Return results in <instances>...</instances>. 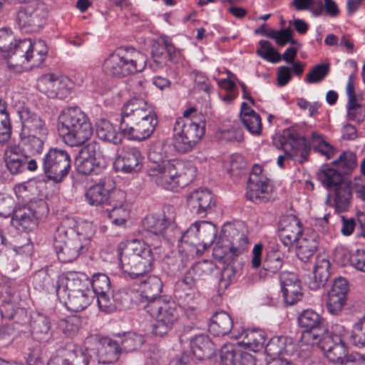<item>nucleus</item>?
<instances>
[{"instance_id": "obj_51", "label": "nucleus", "mask_w": 365, "mask_h": 365, "mask_svg": "<svg viewBox=\"0 0 365 365\" xmlns=\"http://www.w3.org/2000/svg\"><path fill=\"white\" fill-rule=\"evenodd\" d=\"M262 265L267 275L275 274L282 268L283 258L279 253H270L264 260Z\"/></svg>"}, {"instance_id": "obj_40", "label": "nucleus", "mask_w": 365, "mask_h": 365, "mask_svg": "<svg viewBox=\"0 0 365 365\" xmlns=\"http://www.w3.org/2000/svg\"><path fill=\"white\" fill-rule=\"evenodd\" d=\"M141 296L145 299L147 304L153 301L163 300L159 297L163 289L161 279L155 276H149L145 280L141 282Z\"/></svg>"}, {"instance_id": "obj_63", "label": "nucleus", "mask_w": 365, "mask_h": 365, "mask_svg": "<svg viewBox=\"0 0 365 365\" xmlns=\"http://www.w3.org/2000/svg\"><path fill=\"white\" fill-rule=\"evenodd\" d=\"M15 201L8 195L0 193V217H9L14 212Z\"/></svg>"}, {"instance_id": "obj_30", "label": "nucleus", "mask_w": 365, "mask_h": 365, "mask_svg": "<svg viewBox=\"0 0 365 365\" xmlns=\"http://www.w3.org/2000/svg\"><path fill=\"white\" fill-rule=\"evenodd\" d=\"M197 285L191 284L187 279V275L176 282L174 289V297L184 308L195 310L196 309L195 289Z\"/></svg>"}, {"instance_id": "obj_24", "label": "nucleus", "mask_w": 365, "mask_h": 365, "mask_svg": "<svg viewBox=\"0 0 365 365\" xmlns=\"http://www.w3.org/2000/svg\"><path fill=\"white\" fill-rule=\"evenodd\" d=\"M158 120L157 115L153 110L149 115L142 120H138L128 129L122 132L125 136L130 140L142 141L148 139L155 131L158 125Z\"/></svg>"}, {"instance_id": "obj_13", "label": "nucleus", "mask_w": 365, "mask_h": 365, "mask_svg": "<svg viewBox=\"0 0 365 365\" xmlns=\"http://www.w3.org/2000/svg\"><path fill=\"white\" fill-rule=\"evenodd\" d=\"M48 212L49 209L45 200L31 202L14 210L11 222L19 230L28 232L36 227L38 221L45 218Z\"/></svg>"}, {"instance_id": "obj_44", "label": "nucleus", "mask_w": 365, "mask_h": 365, "mask_svg": "<svg viewBox=\"0 0 365 365\" xmlns=\"http://www.w3.org/2000/svg\"><path fill=\"white\" fill-rule=\"evenodd\" d=\"M116 340L120 345V352L133 351L140 348L144 343L143 336L135 333H128L123 336H118Z\"/></svg>"}, {"instance_id": "obj_59", "label": "nucleus", "mask_w": 365, "mask_h": 365, "mask_svg": "<svg viewBox=\"0 0 365 365\" xmlns=\"http://www.w3.org/2000/svg\"><path fill=\"white\" fill-rule=\"evenodd\" d=\"M96 295L98 307L101 311L110 313L117 309V304L115 303L113 294L110 296V292Z\"/></svg>"}, {"instance_id": "obj_57", "label": "nucleus", "mask_w": 365, "mask_h": 365, "mask_svg": "<svg viewBox=\"0 0 365 365\" xmlns=\"http://www.w3.org/2000/svg\"><path fill=\"white\" fill-rule=\"evenodd\" d=\"M241 121L247 130L253 135H260L262 131L261 118L259 114L244 115Z\"/></svg>"}, {"instance_id": "obj_58", "label": "nucleus", "mask_w": 365, "mask_h": 365, "mask_svg": "<svg viewBox=\"0 0 365 365\" xmlns=\"http://www.w3.org/2000/svg\"><path fill=\"white\" fill-rule=\"evenodd\" d=\"M12 32L6 28L0 29V56L3 58V53L11 52L13 44L15 43Z\"/></svg>"}, {"instance_id": "obj_3", "label": "nucleus", "mask_w": 365, "mask_h": 365, "mask_svg": "<svg viewBox=\"0 0 365 365\" xmlns=\"http://www.w3.org/2000/svg\"><path fill=\"white\" fill-rule=\"evenodd\" d=\"M148 173L159 186L173 190L192 182L195 178L196 168L190 163L171 159L162 165H150Z\"/></svg>"}, {"instance_id": "obj_32", "label": "nucleus", "mask_w": 365, "mask_h": 365, "mask_svg": "<svg viewBox=\"0 0 365 365\" xmlns=\"http://www.w3.org/2000/svg\"><path fill=\"white\" fill-rule=\"evenodd\" d=\"M302 232L301 223L295 217H286L280 220L279 237L285 247H289L294 242H299Z\"/></svg>"}, {"instance_id": "obj_31", "label": "nucleus", "mask_w": 365, "mask_h": 365, "mask_svg": "<svg viewBox=\"0 0 365 365\" xmlns=\"http://www.w3.org/2000/svg\"><path fill=\"white\" fill-rule=\"evenodd\" d=\"M31 46V41L30 39L15 41L11 52H6V54L3 53V58L6 60L10 66H24L30 56Z\"/></svg>"}, {"instance_id": "obj_19", "label": "nucleus", "mask_w": 365, "mask_h": 365, "mask_svg": "<svg viewBox=\"0 0 365 365\" xmlns=\"http://www.w3.org/2000/svg\"><path fill=\"white\" fill-rule=\"evenodd\" d=\"M71 85L67 77L46 73L38 78L36 87L48 98H64L69 93Z\"/></svg>"}, {"instance_id": "obj_53", "label": "nucleus", "mask_w": 365, "mask_h": 365, "mask_svg": "<svg viewBox=\"0 0 365 365\" xmlns=\"http://www.w3.org/2000/svg\"><path fill=\"white\" fill-rule=\"evenodd\" d=\"M80 319L73 316L61 319L58 323V329L67 336L72 337L78 331Z\"/></svg>"}, {"instance_id": "obj_5", "label": "nucleus", "mask_w": 365, "mask_h": 365, "mask_svg": "<svg viewBox=\"0 0 365 365\" xmlns=\"http://www.w3.org/2000/svg\"><path fill=\"white\" fill-rule=\"evenodd\" d=\"M145 56L133 48H119L103 61V71L115 78H122L143 71L146 66Z\"/></svg>"}, {"instance_id": "obj_18", "label": "nucleus", "mask_w": 365, "mask_h": 365, "mask_svg": "<svg viewBox=\"0 0 365 365\" xmlns=\"http://www.w3.org/2000/svg\"><path fill=\"white\" fill-rule=\"evenodd\" d=\"M152 108L143 98L135 97L128 100L121 108L119 130L122 133L138 120L148 116Z\"/></svg>"}, {"instance_id": "obj_48", "label": "nucleus", "mask_w": 365, "mask_h": 365, "mask_svg": "<svg viewBox=\"0 0 365 365\" xmlns=\"http://www.w3.org/2000/svg\"><path fill=\"white\" fill-rule=\"evenodd\" d=\"M91 286L93 290V297L96 294L109 292L110 281L109 277L103 273H96L93 275Z\"/></svg>"}, {"instance_id": "obj_23", "label": "nucleus", "mask_w": 365, "mask_h": 365, "mask_svg": "<svg viewBox=\"0 0 365 365\" xmlns=\"http://www.w3.org/2000/svg\"><path fill=\"white\" fill-rule=\"evenodd\" d=\"M187 205L192 213L203 217L213 210L215 200L210 191L207 189H198L192 192L187 197Z\"/></svg>"}, {"instance_id": "obj_20", "label": "nucleus", "mask_w": 365, "mask_h": 365, "mask_svg": "<svg viewBox=\"0 0 365 365\" xmlns=\"http://www.w3.org/2000/svg\"><path fill=\"white\" fill-rule=\"evenodd\" d=\"M317 342L325 352L328 360L333 364L339 365L350 354L347 346L337 334L327 332Z\"/></svg>"}, {"instance_id": "obj_54", "label": "nucleus", "mask_w": 365, "mask_h": 365, "mask_svg": "<svg viewBox=\"0 0 365 365\" xmlns=\"http://www.w3.org/2000/svg\"><path fill=\"white\" fill-rule=\"evenodd\" d=\"M164 39L154 41L152 44L151 55L156 67H162L166 63L167 56L165 54V46Z\"/></svg>"}, {"instance_id": "obj_12", "label": "nucleus", "mask_w": 365, "mask_h": 365, "mask_svg": "<svg viewBox=\"0 0 365 365\" xmlns=\"http://www.w3.org/2000/svg\"><path fill=\"white\" fill-rule=\"evenodd\" d=\"M71 156L63 149L51 148L43 158V170L48 180L61 182L71 170Z\"/></svg>"}, {"instance_id": "obj_45", "label": "nucleus", "mask_w": 365, "mask_h": 365, "mask_svg": "<svg viewBox=\"0 0 365 365\" xmlns=\"http://www.w3.org/2000/svg\"><path fill=\"white\" fill-rule=\"evenodd\" d=\"M76 163L78 173L83 175H98L104 168V165L94 158L83 159L78 157Z\"/></svg>"}, {"instance_id": "obj_16", "label": "nucleus", "mask_w": 365, "mask_h": 365, "mask_svg": "<svg viewBox=\"0 0 365 365\" xmlns=\"http://www.w3.org/2000/svg\"><path fill=\"white\" fill-rule=\"evenodd\" d=\"M45 6L36 0L21 6L17 13V23L26 32H35L45 24Z\"/></svg>"}, {"instance_id": "obj_14", "label": "nucleus", "mask_w": 365, "mask_h": 365, "mask_svg": "<svg viewBox=\"0 0 365 365\" xmlns=\"http://www.w3.org/2000/svg\"><path fill=\"white\" fill-rule=\"evenodd\" d=\"M279 142L284 155H279L277 158V165L284 168L286 158H293L302 164L308 158L310 148L304 137L301 136L294 130H287L279 138Z\"/></svg>"}, {"instance_id": "obj_55", "label": "nucleus", "mask_w": 365, "mask_h": 365, "mask_svg": "<svg viewBox=\"0 0 365 365\" xmlns=\"http://www.w3.org/2000/svg\"><path fill=\"white\" fill-rule=\"evenodd\" d=\"M329 64L321 63L315 66L306 76V82L316 83L322 81L329 73Z\"/></svg>"}, {"instance_id": "obj_47", "label": "nucleus", "mask_w": 365, "mask_h": 365, "mask_svg": "<svg viewBox=\"0 0 365 365\" xmlns=\"http://www.w3.org/2000/svg\"><path fill=\"white\" fill-rule=\"evenodd\" d=\"M168 146L162 142L155 143L150 150L148 159L150 165H162L165 162H170L167 155Z\"/></svg>"}, {"instance_id": "obj_61", "label": "nucleus", "mask_w": 365, "mask_h": 365, "mask_svg": "<svg viewBox=\"0 0 365 365\" xmlns=\"http://www.w3.org/2000/svg\"><path fill=\"white\" fill-rule=\"evenodd\" d=\"M282 291L284 302L289 305L294 304L302 298L303 294L300 284L284 288Z\"/></svg>"}, {"instance_id": "obj_34", "label": "nucleus", "mask_w": 365, "mask_h": 365, "mask_svg": "<svg viewBox=\"0 0 365 365\" xmlns=\"http://www.w3.org/2000/svg\"><path fill=\"white\" fill-rule=\"evenodd\" d=\"M270 186L267 179L257 180L256 177L248 178L246 197L255 203L267 202L270 197Z\"/></svg>"}, {"instance_id": "obj_17", "label": "nucleus", "mask_w": 365, "mask_h": 365, "mask_svg": "<svg viewBox=\"0 0 365 365\" xmlns=\"http://www.w3.org/2000/svg\"><path fill=\"white\" fill-rule=\"evenodd\" d=\"M4 162L11 175L22 173L26 169L34 171L38 167L36 160L29 156L19 145H11L5 149Z\"/></svg>"}, {"instance_id": "obj_6", "label": "nucleus", "mask_w": 365, "mask_h": 365, "mask_svg": "<svg viewBox=\"0 0 365 365\" xmlns=\"http://www.w3.org/2000/svg\"><path fill=\"white\" fill-rule=\"evenodd\" d=\"M120 266L131 278H137L152 269V250L145 242L133 240L119 252Z\"/></svg>"}, {"instance_id": "obj_52", "label": "nucleus", "mask_w": 365, "mask_h": 365, "mask_svg": "<svg viewBox=\"0 0 365 365\" xmlns=\"http://www.w3.org/2000/svg\"><path fill=\"white\" fill-rule=\"evenodd\" d=\"M292 4L297 11L308 10L314 16H319L323 14V2L322 0L319 1L317 6H314V0H293Z\"/></svg>"}, {"instance_id": "obj_41", "label": "nucleus", "mask_w": 365, "mask_h": 365, "mask_svg": "<svg viewBox=\"0 0 365 365\" xmlns=\"http://www.w3.org/2000/svg\"><path fill=\"white\" fill-rule=\"evenodd\" d=\"M96 135L101 140L114 145L120 144L125 136L120 130L118 132L113 124L106 119H101L97 122Z\"/></svg>"}, {"instance_id": "obj_7", "label": "nucleus", "mask_w": 365, "mask_h": 365, "mask_svg": "<svg viewBox=\"0 0 365 365\" xmlns=\"http://www.w3.org/2000/svg\"><path fill=\"white\" fill-rule=\"evenodd\" d=\"M69 220H64L57 228L54 237V248L59 261L71 262L88 250L90 239L76 232L73 228H67Z\"/></svg>"}, {"instance_id": "obj_22", "label": "nucleus", "mask_w": 365, "mask_h": 365, "mask_svg": "<svg viewBox=\"0 0 365 365\" xmlns=\"http://www.w3.org/2000/svg\"><path fill=\"white\" fill-rule=\"evenodd\" d=\"M113 225H124L129 217V205L126 194L123 190H116L111 195L108 205L103 210Z\"/></svg>"}, {"instance_id": "obj_49", "label": "nucleus", "mask_w": 365, "mask_h": 365, "mask_svg": "<svg viewBox=\"0 0 365 365\" xmlns=\"http://www.w3.org/2000/svg\"><path fill=\"white\" fill-rule=\"evenodd\" d=\"M259 44L260 48L257 50L258 56L272 63H277L280 61L282 58L280 54L274 50L268 41L261 40Z\"/></svg>"}, {"instance_id": "obj_28", "label": "nucleus", "mask_w": 365, "mask_h": 365, "mask_svg": "<svg viewBox=\"0 0 365 365\" xmlns=\"http://www.w3.org/2000/svg\"><path fill=\"white\" fill-rule=\"evenodd\" d=\"M186 334L180 336V343L188 340ZM190 346L192 354L199 360L210 359L215 354V345L205 335L199 334L190 339Z\"/></svg>"}, {"instance_id": "obj_25", "label": "nucleus", "mask_w": 365, "mask_h": 365, "mask_svg": "<svg viewBox=\"0 0 365 365\" xmlns=\"http://www.w3.org/2000/svg\"><path fill=\"white\" fill-rule=\"evenodd\" d=\"M298 324L317 341L328 332L323 318L312 309L304 310L298 316Z\"/></svg>"}, {"instance_id": "obj_29", "label": "nucleus", "mask_w": 365, "mask_h": 365, "mask_svg": "<svg viewBox=\"0 0 365 365\" xmlns=\"http://www.w3.org/2000/svg\"><path fill=\"white\" fill-rule=\"evenodd\" d=\"M232 337L239 339V344L243 345L246 349L257 352L263 349L266 341L265 332L259 329H242L237 334L232 332Z\"/></svg>"}, {"instance_id": "obj_33", "label": "nucleus", "mask_w": 365, "mask_h": 365, "mask_svg": "<svg viewBox=\"0 0 365 365\" xmlns=\"http://www.w3.org/2000/svg\"><path fill=\"white\" fill-rule=\"evenodd\" d=\"M220 360L223 365H253L254 357L242 352L232 344H225L220 350Z\"/></svg>"}, {"instance_id": "obj_37", "label": "nucleus", "mask_w": 365, "mask_h": 365, "mask_svg": "<svg viewBox=\"0 0 365 365\" xmlns=\"http://www.w3.org/2000/svg\"><path fill=\"white\" fill-rule=\"evenodd\" d=\"M209 331L213 335L217 336H224L232 332L237 334L235 329H233V321L231 317L224 311L216 312L210 319L209 324Z\"/></svg>"}, {"instance_id": "obj_26", "label": "nucleus", "mask_w": 365, "mask_h": 365, "mask_svg": "<svg viewBox=\"0 0 365 365\" xmlns=\"http://www.w3.org/2000/svg\"><path fill=\"white\" fill-rule=\"evenodd\" d=\"M17 113L21 122L22 131L25 134H38L41 136L47 135L48 130L45 123L28 107L19 106Z\"/></svg>"}, {"instance_id": "obj_64", "label": "nucleus", "mask_w": 365, "mask_h": 365, "mask_svg": "<svg viewBox=\"0 0 365 365\" xmlns=\"http://www.w3.org/2000/svg\"><path fill=\"white\" fill-rule=\"evenodd\" d=\"M351 338L353 343L356 346H365V320H359V322L354 325Z\"/></svg>"}, {"instance_id": "obj_38", "label": "nucleus", "mask_w": 365, "mask_h": 365, "mask_svg": "<svg viewBox=\"0 0 365 365\" xmlns=\"http://www.w3.org/2000/svg\"><path fill=\"white\" fill-rule=\"evenodd\" d=\"M329 267L330 263L327 258L317 257L313 271V276L308 282L309 289L316 290L326 284L330 277Z\"/></svg>"}, {"instance_id": "obj_10", "label": "nucleus", "mask_w": 365, "mask_h": 365, "mask_svg": "<svg viewBox=\"0 0 365 365\" xmlns=\"http://www.w3.org/2000/svg\"><path fill=\"white\" fill-rule=\"evenodd\" d=\"M145 310L152 317L155 318L153 325V333L155 336L166 334L178 319L179 313L175 304L165 300H158L146 304Z\"/></svg>"}, {"instance_id": "obj_56", "label": "nucleus", "mask_w": 365, "mask_h": 365, "mask_svg": "<svg viewBox=\"0 0 365 365\" xmlns=\"http://www.w3.org/2000/svg\"><path fill=\"white\" fill-rule=\"evenodd\" d=\"M346 299L347 298L345 297H339V295L328 293L327 302L328 312L332 315H339L346 304Z\"/></svg>"}, {"instance_id": "obj_60", "label": "nucleus", "mask_w": 365, "mask_h": 365, "mask_svg": "<svg viewBox=\"0 0 365 365\" xmlns=\"http://www.w3.org/2000/svg\"><path fill=\"white\" fill-rule=\"evenodd\" d=\"M133 292L128 288H122L113 294L117 307L126 309L128 308L132 302V293Z\"/></svg>"}, {"instance_id": "obj_50", "label": "nucleus", "mask_w": 365, "mask_h": 365, "mask_svg": "<svg viewBox=\"0 0 365 365\" xmlns=\"http://www.w3.org/2000/svg\"><path fill=\"white\" fill-rule=\"evenodd\" d=\"M314 149L322 155L330 159L334 153V148L317 132H312L311 135Z\"/></svg>"}, {"instance_id": "obj_8", "label": "nucleus", "mask_w": 365, "mask_h": 365, "mask_svg": "<svg viewBox=\"0 0 365 365\" xmlns=\"http://www.w3.org/2000/svg\"><path fill=\"white\" fill-rule=\"evenodd\" d=\"M196 109L193 107L185 110L182 118H178L173 127V146L180 153H186L194 149L205 134V123H197L190 118Z\"/></svg>"}, {"instance_id": "obj_42", "label": "nucleus", "mask_w": 365, "mask_h": 365, "mask_svg": "<svg viewBox=\"0 0 365 365\" xmlns=\"http://www.w3.org/2000/svg\"><path fill=\"white\" fill-rule=\"evenodd\" d=\"M298 242L297 255L299 259L304 262L309 261L318 249V237L315 234L309 235Z\"/></svg>"}, {"instance_id": "obj_21", "label": "nucleus", "mask_w": 365, "mask_h": 365, "mask_svg": "<svg viewBox=\"0 0 365 365\" xmlns=\"http://www.w3.org/2000/svg\"><path fill=\"white\" fill-rule=\"evenodd\" d=\"M116 190L113 181L109 178H105L91 186L85 196L90 205L100 207L103 210L108 205L111 195Z\"/></svg>"}, {"instance_id": "obj_9", "label": "nucleus", "mask_w": 365, "mask_h": 365, "mask_svg": "<svg viewBox=\"0 0 365 365\" xmlns=\"http://www.w3.org/2000/svg\"><path fill=\"white\" fill-rule=\"evenodd\" d=\"M64 280L63 291L67 296L66 307L76 312L84 310L94 298L89 277L82 272H68Z\"/></svg>"}, {"instance_id": "obj_11", "label": "nucleus", "mask_w": 365, "mask_h": 365, "mask_svg": "<svg viewBox=\"0 0 365 365\" xmlns=\"http://www.w3.org/2000/svg\"><path fill=\"white\" fill-rule=\"evenodd\" d=\"M175 220V212L173 207L165 206L162 216L145 217L143 220V226L148 232L156 236H162L168 241L173 242L175 240V237L180 234Z\"/></svg>"}, {"instance_id": "obj_35", "label": "nucleus", "mask_w": 365, "mask_h": 365, "mask_svg": "<svg viewBox=\"0 0 365 365\" xmlns=\"http://www.w3.org/2000/svg\"><path fill=\"white\" fill-rule=\"evenodd\" d=\"M30 326L34 339L46 342L51 338V322L46 316L40 313L34 314L31 317Z\"/></svg>"}, {"instance_id": "obj_15", "label": "nucleus", "mask_w": 365, "mask_h": 365, "mask_svg": "<svg viewBox=\"0 0 365 365\" xmlns=\"http://www.w3.org/2000/svg\"><path fill=\"white\" fill-rule=\"evenodd\" d=\"M85 344L88 351L96 356L98 363L111 364L118 359L120 351L116 339L93 335L86 338Z\"/></svg>"}, {"instance_id": "obj_43", "label": "nucleus", "mask_w": 365, "mask_h": 365, "mask_svg": "<svg viewBox=\"0 0 365 365\" xmlns=\"http://www.w3.org/2000/svg\"><path fill=\"white\" fill-rule=\"evenodd\" d=\"M199 245L205 249L210 247L215 240L217 233L216 226L207 221L196 222Z\"/></svg>"}, {"instance_id": "obj_1", "label": "nucleus", "mask_w": 365, "mask_h": 365, "mask_svg": "<svg viewBox=\"0 0 365 365\" xmlns=\"http://www.w3.org/2000/svg\"><path fill=\"white\" fill-rule=\"evenodd\" d=\"M333 164L337 170L324 165L317 173V178L327 188L334 187L335 210L344 212L349 207L352 192L351 181L343 175L350 173L356 167V155L351 151L344 152Z\"/></svg>"}, {"instance_id": "obj_62", "label": "nucleus", "mask_w": 365, "mask_h": 365, "mask_svg": "<svg viewBox=\"0 0 365 365\" xmlns=\"http://www.w3.org/2000/svg\"><path fill=\"white\" fill-rule=\"evenodd\" d=\"M196 226L195 222L183 233L180 231V235L175 237V240L194 246L200 245Z\"/></svg>"}, {"instance_id": "obj_27", "label": "nucleus", "mask_w": 365, "mask_h": 365, "mask_svg": "<svg viewBox=\"0 0 365 365\" xmlns=\"http://www.w3.org/2000/svg\"><path fill=\"white\" fill-rule=\"evenodd\" d=\"M142 160L143 156L138 148L127 147L116 158L115 165L125 173H138L142 169Z\"/></svg>"}, {"instance_id": "obj_36", "label": "nucleus", "mask_w": 365, "mask_h": 365, "mask_svg": "<svg viewBox=\"0 0 365 365\" xmlns=\"http://www.w3.org/2000/svg\"><path fill=\"white\" fill-rule=\"evenodd\" d=\"M215 265L211 262L204 260L192 265L185 273L187 279L191 284H199L210 278L215 271Z\"/></svg>"}, {"instance_id": "obj_2", "label": "nucleus", "mask_w": 365, "mask_h": 365, "mask_svg": "<svg viewBox=\"0 0 365 365\" xmlns=\"http://www.w3.org/2000/svg\"><path fill=\"white\" fill-rule=\"evenodd\" d=\"M247 245L248 239L244 233L230 224L223 226L213 250L216 258L227 263L221 271L217 288L219 295H222L235 279L236 269L231 262L247 249Z\"/></svg>"}, {"instance_id": "obj_46", "label": "nucleus", "mask_w": 365, "mask_h": 365, "mask_svg": "<svg viewBox=\"0 0 365 365\" xmlns=\"http://www.w3.org/2000/svg\"><path fill=\"white\" fill-rule=\"evenodd\" d=\"M288 339L286 336H274L265 346L266 354L271 357H277L287 352Z\"/></svg>"}, {"instance_id": "obj_4", "label": "nucleus", "mask_w": 365, "mask_h": 365, "mask_svg": "<svg viewBox=\"0 0 365 365\" xmlns=\"http://www.w3.org/2000/svg\"><path fill=\"white\" fill-rule=\"evenodd\" d=\"M58 130L63 142L70 147L83 145L93 134L88 117L77 106L67 107L61 112Z\"/></svg>"}, {"instance_id": "obj_39", "label": "nucleus", "mask_w": 365, "mask_h": 365, "mask_svg": "<svg viewBox=\"0 0 365 365\" xmlns=\"http://www.w3.org/2000/svg\"><path fill=\"white\" fill-rule=\"evenodd\" d=\"M64 350L63 365H88L89 359L93 356L91 351H88L86 344L83 349L73 344H66Z\"/></svg>"}]
</instances>
